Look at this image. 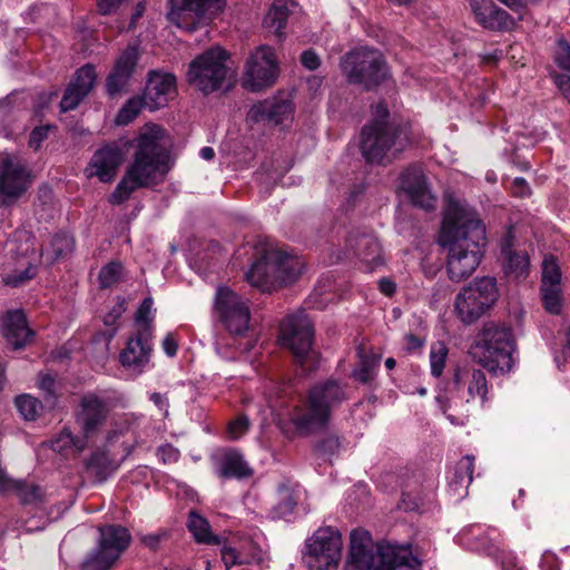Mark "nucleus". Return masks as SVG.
Segmentation results:
<instances>
[{
	"label": "nucleus",
	"mask_w": 570,
	"mask_h": 570,
	"mask_svg": "<svg viewBox=\"0 0 570 570\" xmlns=\"http://www.w3.org/2000/svg\"><path fill=\"white\" fill-rule=\"evenodd\" d=\"M439 243L448 249L446 271L451 281L461 282L474 273L487 244L485 227L464 200L448 197Z\"/></svg>",
	"instance_id": "f257e3e1"
},
{
	"label": "nucleus",
	"mask_w": 570,
	"mask_h": 570,
	"mask_svg": "<svg viewBox=\"0 0 570 570\" xmlns=\"http://www.w3.org/2000/svg\"><path fill=\"white\" fill-rule=\"evenodd\" d=\"M165 130L158 125L146 126L138 136L132 161L109 196V203L120 205L131 194L161 181L170 169L169 151L164 141Z\"/></svg>",
	"instance_id": "f03ea898"
},
{
	"label": "nucleus",
	"mask_w": 570,
	"mask_h": 570,
	"mask_svg": "<svg viewBox=\"0 0 570 570\" xmlns=\"http://www.w3.org/2000/svg\"><path fill=\"white\" fill-rule=\"evenodd\" d=\"M345 400L346 390L338 381L328 379L317 382L288 411V420L301 433L323 430Z\"/></svg>",
	"instance_id": "7ed1b4c3"
},
{
	"label": "nucleus",
	"mask_w": 570,
	"mask_h": 570,
	"mask_svg": "<svg viewBox=\"0 0 570 570\" xmlns=\"http://www.w3.org/2000/svg\"><path fill=\"white\" fill-rule=\"evenodd\" d=\"M403 566L411 569L421 566L409 546L375 544L367 531H352L345 570H395Z\"/></svg>",
	"instance_id": "20e7f679"
},
{
	"label": "nucleus",
	"mask_w": 570,
	"mask_h": 570,
	"mask_svg": "<svg viewBox=\"0 0 570 570\" xmlns=\"http://www.w3.org/2000/svg\"><path fill=\"white\" fill-rule=\"evenodd\" d=\"M255 261L246 274L247 282L261 292L272 293L282 285L295 282L302 273L303 262L273 245L256 247Z\"/></svg>",
	"instance_id": "39448f33"
},
{
	"label": "nucleus",
	"mask_w": 570,
	"mask_h": 570,
	"mask_svg": "<svg viewBox=\"0 0 570 570\" xmlns=\"http://www.w3.org/2000/svg\"><path fill=\"white\" fill-rule=\"evenodd\" d=\"M489 383L485 373L474 366L458 367L450 389L436 396V401L452 424L463 425L469 417L471 400L488 401Z\"/></svg>",
	"instance_id": "423d86ee"
},
{
	"label": "nucleus",
	"mask_w": 570,
	"mask_h": 570,
	"mask_svg": "<svg viewBox=\"0 0 570 570\" xmlns=\"http://www.w3.org/2000/svg\"><path fill=\"white\" fill-rule=\"evenodd\" d=\"M514 350L511 328L488 323L479 333L472 353L484 368L499 375L511 371Z\"/></svg>",
	"instance_id": "0eeeda50"
},
{
	"label": "nucleus",
	"mask_w": 570,
	"mask_h": 570,
	"mask_svg": "<svg viewBox=\"0 0 570 570\" xmlns=\"http://www.w3.org/2000/svg\"><path fill=\"white\" fill-rule=\"evenodd\" d=\"M343 73L348 82L372 90L390 77V67L384 56L376 49L361 47L347 52L341 61Z\"/></svg>",
	"instance_id": "6e6552de"
},
{
	"label": "nucleus",
	"mask_w": 570,
	"mask_h": 570,
	"mask_svg": "<svg viewBox=\"0 0 570 570\" xmlns=\"http://www.w3.org/2000/svg\"><path fill=\"white\" fill-rule=\"evenodd\" d=\"M410 144L406 129L374 120L361 134V150L367 163H381L389 151L400 153Z\"/></svg>",
	"instance_id": "1a4fd4ad"
},
{
	"label": "nucleus",
	"mask_w": 570,
	"mask_h": 570,
	"mask_svg": "<svg viewBox=\"0 0 570 570\" xmlns=\"http://www.w3.org/2000/svg\"><path fill=\"white\" fill-rule=\"evenodd\" d=\"M499 292L492 277L478 278L463 287L455 297L454 309L464 324L478 321L497 302Z\"/></svg>",
	"instance_id": "9d476101"
},
{
	"label": "nucleus",
	"mask_w": 570,
	"mask_h": 570,
	"mask_svg": "<svg viewBox=\"0 0 570 570\" xmlns=\"http://www.w3.org/2000/svg\"><path fill=\"white\" fill-rule=\"evenodd\" d=\"M313 337L312 321L303 312L287 316L281 325L282 345L291 350L296 361L307 371L314 367Z\"/></svg>",
	"instance_id": "9b49d317"
},
{
	"label": "nucleus",
	"mask_w": 570,
	"mask_h": 570,
	"mask_svg": "<svg viewBox=\"0 0 570 570\" xmlns=\"http://www.w3.org/2000/svg\"><path fill=\"white\" fill-rule=\"evenodd\" d=\"M227 52L212 48L194 59L188 69V81L203 94L218 90L227 76Z\"/></svg>",
	"instance_id": "f8f14e48"
},
{
	"label": "nucleus",
	"mask_w": 570,
	"mask_h": 570,
	"mask_svg": "<svg viewBox=\"0 0 570 570\" xmlns=\"http://www.w3.org/2000/svg\"><path fill=\"white\" fill-rule=\"evenodd\" d=\"M278 78V61L275 50L266 45L254 49L247 57L242 76V86L258 92L272 87Z\"/></svg>",
	"instance_id": "ddd939ff"
},
{
	"label": "nucleus",
	"mask_w": 570,
	"mask_h": 570,
	"mask_svg": "<svg viewBox=\"0 0 570 570\" xmlns=\"http://www.w3.org/2000/svg\"><path fill=\"white\" fill-rule=\"evenodd\" d=\"M99 532L98 547L86 558L82 570H108L131 541L129 531L121 525H104Z\"/></svg>",
	"instance_id": "4468645a"
},
{
	"label": "nucleus",
	"mask_w": 570,
	"mask_h": 570,
	"mask_svg": "<svg viewBox=\"0 0 570 570\" xmlns=\"http://www.w3.org/2000/svg\"><path fill=\"white\" fill-rule=\"evenodd\" d=\"M305 562L311 570H330L341 559V533L332 528H320L306 542Z\"/></svg>",
	"instance_id": "2eb2a0df"
},
{
	"label": "nucleus",
	"mask_w": 570,
	"mask_h": 570,
	"mask_svg": "<svg viewBox=\"0 0 570 570\" xmlns=\"http://www.w3.org/2000/svg\"><path fill=\"white\" fill-rule=\"evenodd\" d=\"M215 308L226 330L233 335H243L249 328L250 312L246 299L228 287H219Z\"/></svg>",
	"instance_id": "dca6fc26"
},
{
	"label": "nucleus",
	"mask_w": 570,
	"mask_h": 570,
	"mask_svg": "<svg viewBox=\"0 0 570 570\" xmlns=\"http://www.w3.org/2000/svg\"><path fill=\"white\" fill-rule=\"evenodd\" d=\"M168 19L178 28L193 31L200 21L210 20L225 7V0H170Z\"/></svg>",
	"instance_id": "f3484780"
},
{
	"label": "nucleus",
	"mask_w": 570,
	"mask_h": 570,
	"mask_svg": "<svg viewBox=\"0 0 570 570\" xmlns=\"http://www.w3.org/2000/svg\"><path fill=\"white\" fill-rule=\"evenodd\" d=\"M24 239V244L17 245V240H9L7 247L9 253L14 254V264L8 267L2 274V282L11 287L24 285L37 274L36 252L33 242L27 233L20 235V239Z\"/></svg>",
	"instance_id": "a211bd4d"
},
{
	"label": "nucleus",
	"mask_w": 570,
	"mask_h": 570,
	"mask_svg": "<svg viewBox=\"0 0 570 570\" xmlns=\"http://www.w3.org/2000/svg\"><path fill=\"white\" fill-rule=\"evenodd\" d=\"M30 176L22 160L14 155L0 158V203L20 197L28 188Z\"/></svg>",
	"instance_id": "6ab92c4d"
},
{
	"label": "nucleus",
	"mask_w": 570,
	"mask_h": 570,
	"mask_svg": "<svg viewBox=\"0 0 570 570\" xmlns=\"http://www.w3.org/2000/svg\"><path fill=\"white\" fill-rule=\"evenodd\" d=\"M295 105L289 94L278 92L272 98L259 101L249 110L250 119L287 126L294 119Z\"/></svg>",
	"instance_id": "aec40b11"
},
{
	"label": "nucleus",
	"mask_w": 570,
	"mask_h": 570,
	"mask_svg": "<svg viewBox=\"0 0 570 570\" xmlns=\"http://www.w3.org/2000/svg\"><path fill=\"white\" fill-rule=\"evenodd\" d=\"M108 411L106 402L96 394L88 393L81 397L79 410L76 413V423L86 441L99 432L107 419Z\"/></svg>",
	"instance_id": "412c9836"
},
{
	"label": "nucleus",
	"mask_w": 570,
	"mask_h": 570,
	"mask_svg": "<svg viewBox=\"0 0 570 570\" xmlns=\"http://www.w3.org/2000/svg\"><path fill=\"white\" fill-rule=\"evenodd\" d=\"M125 159L122 149L117 144H108L96 150L88 163L86 176L97 177L101 183H110Z\"/></svg>",
	"instance_id": "4be33fe9"
},
{
	"label": "nucleus",
	"mask_w": 570,
	"mask_h": 570,
	"mask_svg": "<svg viewBox=\"0 0 570 570\" xmlns=\"http://www.w3.org/2000/svg\"><path fill=\"white\" fill-rule=\"evenodd\" d=\"M153 335L135 332L128 337L119 355L124 367L141 373L148 366L153 352Z\"/></svg>",
	"instance_id": "5701e85b"
},
{
	"label": "nucleus",
	"mask_w": 570,
	"mask_h": 570,
	"mask_svg": "<svg viewBox=\"0 0 570 570\" xmlns=\"http://www.w3.org/2000/svg\"><path fill=\"white\" fill-rule=\"evenodd\" d=\"M360 262V268L372 273L384 265L385 258L380 240L372 234L351 236L347 240Z\"/></svg>",
	"instance_id": "b1692460"
},
{
	"label": "nucleus",
	"mask_w": 570,
	"mask_h": 570,
	"mask_svg": "<svg viewBox=\"0 0 570 570\" xmlns=\"http://www.w3.org/2000/svg\"><path fill=\"white\" fill-rule=\"evenodd\" d=\"M176 95V78L171 73L151 71L144 92L145 107L157 110Z\"/></svg>",
	"instance_id": "393cba45"
},
{
	"label": "nucleus",
	"mask_w": 570,
	"mask_h": 570,
	"mask_svg": "<svg viewBox=\"0 0 570 570\" xmlns=\"http://www.w3.org/2000/svg\"><path fill=\"white\" fill-rule=\"evenodd\" d=\"M470 7L479 24L490 30H510L514 19L492 0H470Z\"/></svg>",
	"instance_id": "a878e982"
},
{
	"label": "nucleus",
	"mask_w": 570,
	"mask_h": 570,
	"mask_svg": "<svg viewBox=\"0 0 570 570\" xmlns=\"http://www.w3.org/2000/svg\"><path fill=\"white\" fill-rule=\"evenodd\" d=\"M401 188L407 194L414 206L425 210L435 207V197L431 193L421 169L409 168L401 176Z\"/></svg>",
	"instance_id": "bb28decb"
},
{
	"label": "nucleus",
	"mask_w": 570,
	"mask_h": 570,
	"mask_svg": "<svg viewBox=\"0 0 570 570\" xmlns=\"http://www.w3.org/2000/svg\"><path fill=\"white\" fill-rule=\"evenodd\" d=\"M96 82V71L90 65L80 68L75 79L67 87L60 101L62 112L73 110L80 101L90 92Z\"/></svg>",
	"instance_id": "cd10ccee"
},
{
	"label": "nucleus",
	"mask_w": 570,
	"mask_h": 570,
	"mask_svg": "<svg viewBox=\"0 0 570 570\" xmlns=\"http://www.w3.org/2000/svg\"><path fill=\"white\" fill-rule=\"evenodd\" d=\"M139 58L137 46H129L117 59L114 70L107 78V91L114 96L126 88Z\"/></svg>",
	"instance_id": "c85d7f7f"
},
{
	"label": "nucleus",
	"mask_w": 570,
	"mask_h": 570,
	"mask_svg": "<svg viewBox=\"0 0 570 570\" xmlns=\"http://www.w3.org/2000/svg\"><path fill=\"white\" fill-rule=\"evenodd\" d=\"M1 332L13 350L24 347L33 336L21 309L9 311L4 314L1 321Z\"/></svg>",
	"instance_id": "c756f323"
},
{
	"label": "nucleus",
	"mask_w": 570,
	"mask_h": 570,
	"mask_svg": "<svg viewBox=\"0 0 570 570\" xmlns=\"http://www.w3.org/2000/svg\"><path fill=\"white\" fill-rule=\"evenodd\" d=\"M514 247V233L509 228L505 236L501 239L500 248L503 258L504 272L508 276L515 279L528 275L530 259L527 253L517 252Z\"/></svg>",
	"instance_id": "7c9ffc66"
},
{
	"label": "nucleus",
	"mask_w": 570,
	"mask_h": 570,
	"mask_svg": "<svg viewBox=\"0 0 570 570\" xmlns=\"http://www.w3.org/2000/svg\"><path fill=\"white\" fill-rule=\"evenodd\" d=\"M253 470L249 468L244 456L237 451H228L222 461L219 475L222 478H248L252 476Z\"/></svg>",
	"instance_id": "2f4dec72"
},
{
	"label": "nucleus",
	"mask_w": 570,
	"mask_h": 570,
	"mask_svg": "<svg viewBox=\"0 0 570 570\" xmlns=\"http://www.w3.org/2000/svg\"><path fill=\"white\" fill-rule=\"evenodd\" d=\"M87 445V441L82 436H73L70 430L63 429L50 442V446L55 452L68 455L70 452L79 453Z\"/></svg>",
	"instance_id": "473e14b6"
},
{
	"label": "nucleus",
	"mask_w": 570,
	"mask_h": 570,
	"mask_svg": "<svg viewBox=\"0 0 570 570\" xmlns=\"http://www.w3.org/2000/svg\"><path fill=\"white\" fill-rule=\"evenodd\" d=\"M73 238L69 234H57L42 250V256H45L46 261L49 263H53L58 258L70 254L73 250Z\"/></svg>",
	"instance_id": "72a5a7b5"
},
{
	"label": "nucleus",
	"mask_w": 570,
	"mask_h": 570,
	"mask_svg": "<svg viewBox=\"0 0 570 570\" xmlns=\"http://www.w3.org/2000/svg\"><path fill=\"white\" fill-rule=\"evenodd\" d=\"M288 18L287 4L284 0H277L264 18V26L282 37Z\"/></svg>",
	"instance_id": "f704fd0d"
},
{
	"label": "nucleus",
	"mask_w": 570,
	"mask_h": 570,
	"mask_svg": "<svg viewBox=\"0 0 570 570\" xmlns=\"http://www.w3.org/2000/svg\"><path fill=\"white\" fill-rule=\"evenodd\" d=\"M187 528L197 542L218 543V539L210 532L208 521L195 511L189 512Z\"/></svg>",
	"instance_id": "c9c22d12"
},
{
	"label": "nucleus",
	"mask_w": 570,
	"mask_h": 570,
	"mask_svg": "<svg viewBox=\"0 0 570 570\" xmlns=\"http://www.w3.org/2000/svg\"><path fill=\"white\" fill-rule=\"evenodd\" d=\"M155 309L151 297H146L135 315V332L154 335Z\"/></svg>",
	"instance_id": "e433bc0d"
},
{
	"label": "nucleus",
	"mask_w": 570,
	"mask_h": 570,
	"mask_svg": "<svg viewBox=\"0 0 570 570\" xmlns=\"http://www.w3.org/2000/svg\"><path fill=\"white\" fill-rule=\"evenodd\" d=\"M473 470H474V456L465 455L463 456L456 464L454 478L451 481V487L454 488V491H459L460 489H466L473 479Z\"/></svg>",
	"instance_id": "4c0bfd02"
},
{
	"label": "nucleus",
	"mask_w": 570,
	"mask_h": 570,
	"mask_svg": "<svg viewBox=\"0 0 570 570\" xmlns=\"http://www.w3.org/2000/svg\"><path fill=\"white\" fill-rule=\"evenodd\" d=\"M542 304L550 314H560L563 306L561 286H541Z\"/></svg>",
	"instance_id": "58836bf2"
},
{
	"label": "nucleus",
	"mask_w": 570,
	"mask_h": 570,
	"mask_svg": "<svg viewBox=\"0 0 570 570\" xmlns=\"http://www.w3.org/2000/svg\"><path fill=\"white\" fill-rule=\"evenodd\" d=\"M449 348L444 342H435L430 348V367L434 377L442 375L448 360Z\"/></svg>",
	"instance_id": "ea45409f"
},
{
	"label": "nucleus",
	"mask_w": 570,
	"mask_h": 570,
	"mask_svg": "<svg viewBox=\"0 0 570 570\" xmlns=\"http://www.w3.org/2000/svg\"><path fill=\"white\" fill-rule=\"evenodd\" d=\"M541 286H561V271L553 256H546L542 262Z\"/></svg>",
	"instance_id": "a19ab883"
},
{
	"label": "nucleus",
	"mask_w": 570,
	"mask_h": 570,
	"mask_svg": "<svg viewBox=\"0 0 570 570\" xmlns=\"http://www.w3.org/2000/svg\"><path fill=\"white\" fill-rule=\"evenodd\" d=\"M142 107H145L144 98H130L119 110L116 117V124L120 126L128 125L138 116Z\"/></svg>",
	"instance_id": "79ce46f5"
},
{
	"label": "nucleus",
	"mask_w": 570,
	"mask_h": 570,
	"mask_svg": "<svg viewBox=\"0 0 570 570\" xmlns=\"http://www.w3.org/2000/svg\"><path fill=\"white\" fill-rule=\"evenodd\" d=\"M16 406L26 420H36L42 409L41 402L28 394L18 396Z\"/></svg>",
	"instance_id": "37998d69"
},
{
	"label": "nucleus",
	"mask_w": 570,
	"mask_h": 570,
	"mask_svg": "<svg viewBox=\"0 0 570 570\" xmlns=\"http://www.w3.org/2000/svg\"><path fill=\"white\" fill-rule=\"evenodd\" d=\"M360 367L354 370L353 376L362 382H368L373 376V368L376 365L374 357L365 355L362 348H358Z\"/></svg>",
	"instance_id": "c03bdc74"
},
{
	"label": "nucleus",
	"mask_w": 570,
	"mask_h": 570,
	"mask_svg": "<svg viewBox=\"0 0 570 570\" xmlns=\"http://www.w3.org/2000/svg\"><path fill=\"white\" fill-rule=\"evenodd\" d=\"M122 265L118 262H110L99 273L101 287H110L116 284L122 275Z\"/></svg>",
	"instance_id": "a18cd8bd"
},
{
	"label": "nucleus",
	"mask_w": 570,
	"mask_h": 570,
	"mask_svg": "<svg viewBox=\"0 0 570 570\" xmlns=\"http://www.w3.org/2000/svg\"><path fill=\"white\" fill-rule=\"evenodd\" d=\"M14 487L11 488V491L16 492L23 503H33L40 500L41 490L37 485H29L21 481L16 480Z\"/></svg>",
	"instance_id": "49530a36"
},
{
	"label": "nucleus",
	"mask_w": 570,
	"mask_h": 570,
	"mask_svg": "<svg viewBox=\"0 0 570 570\" xmlns=\"http://www.w3.org/2000/svg\"><path fill=\"white\" fill-rule=\"evenodd\" d=\"M554 62L560 69L570 71V45L562 38L557 41Z\"/></svg>",
	"instance_id": "de8ad7c7"
},
{
	"label": "nucleus",
	"mask_w": 570,
	"mask_h": 570,
	"mask_svg": "<svg viewBox=\"0 0 570 570\" xmlns=\"http://www.w3.org/2000/svg\"><path fill=\"white\" fill-rule=\"evenodd\" d=\"M249 421L246 415H239L227 425V435L230 440H238L247 433Z\"/></svg>",
	"instance_id": "09e8293b"
},
{
	"label": "nucleus",
	"mask_w": 570,
	"mask_h": 570,
	"mask_svg": "<svg viewBox=\"0 0 570 570\" xmlns=\"http://www.w3.org/2000/svg\"><path fill=\"white\" fill-rule=\"evenodd\" d=\"M222 560L227 569L236 564H244L249 562L247 557L232 547H224L222 549Z\"/></svg>",
	"instance_id": "8fccbe9b"
},
{
	"label": "nucleus",
	"mask_w": 570,
	"mask_h": 570,
	"mask_svg": "<svg viewBox=\"0 0 570 570\" xmlns=\"http://www.w3.org/2000/svg\"><path fill=\"white\" fill-rule=\"evenodd\" d=\"M179 451L174 448L171 444H164L158 448L157 450V456L159 460H161L164 463H174L178 461L179 459Z\"/></svg>",
	"instance_id": "3c124183"
},
{
	"label": "nucleus",
	"mask_w": 570,
	"mask_h": 570,
	"mask_svg": "<svg viewBox=\"0 0 570 570\" xmlns=\"http://www.w3.org/2000/svg\"><path fill=\"white\" fill-rule=\"evenodd\" d=\"M51 129L50 126L37 127L32 130L29 138V146L37 150L42 140L48 136V131Z\"/></svg>",
	"instance_id": "603ef678"
},
{
	"label": "nucleus",
	"mask_w": 570,
	"mask_h": 570,
	"mask_svg": "<svg viewBox=\"0 0 570 570\" xmlns=\"http://www.w3.org/2000/svg\"><path fill=\"white\" fill-rule=\"evenodd\" d=\"M302 65L308 70H315L320 66V57L313 50H306L301 55Z\"/></svg>",
	"instance_id": "864d4df0"
},
{
	"label": "nucleus",
	"mask_w": 570,
	"mask_h": 570,
	"mask_svg": "<svg viewBox=\"0 0 570 570\" xmlns=\"http://www.w3.org/2000/svg\"><path fill=\"white\" fill-rule=\"evenodd\" d=\"M124 0H97L100 14L107 16L116 12Z\"/></svg>",
	"instance_id": "5fc2aeb1"
},
{
	"label": "nucleus",
	"mask_w": 570,
	"mask_h": 570,
	"mask_svg": "<svg viewBox=\"0 0 570 570\" xmlns=\"http://www.w3.org/2000/svg\"><path fill=\"white\" fill-rule=\"evenodd\" d=\"M295 505H296V501L294 500L292 494L285 493L283 502H281L277 505L276 511H277L278 515L286 517L287 514H289L294 511Z\"/></svg>",
	"instance_id": "6e6d98bb"
},
{
	"label": "nucleus",
	"mask_w": 570,
	"mask_h": 570,
	"mask_svg": "<svg viewBox=\"0 0 570 570\" xmlns=\"http://www.w3.org/2000/svg\"><path fill=\"white\" fill-rule=\"evenodd\" d=\"M38 386L48 395H53L56 390V380L50 374H41L39 377Z\"/></svg>",
	"instance_id": "4d7b16f0"
},
{
	"label": "nucleus",
	"mask_w": 570,
	"mask_h": 570,
	"mask_svg": "<svg viewBox=\"0 0 570 570\" xmlns=\"http://www.w3.org/2000/svg\"><path fill=\"white\" fill-rule=\"evenodd\" d=\"M553 79L564 98L570 102V76L554 75Z\"/></svg>",
	"instance_id": "13d9d810"
},
{
	"label": "nucleus",
	"mask_w": 570,
	"mask_h": 570,
	"mask_svg": "<svg viewBox=\"0 0 570 570\" xmlns=\"http://www.w3.org/2000/svg\"><path fill=\"white\" fill-rule=\"evenodd\" d=\"M161 346H163L164 352L170 357L175 356L177 353V350H178L177 340L171 333H169L165 336V338L163 340Z\"/></svg>",
	"instance_id": "bf43d9fd"
},
{
	"label": "nucleus",
	"mask_w": 570,
	"mask_h": 570,
	"mask_svg": "<svg viewBox=\"0 0 570 570\" xmlns=\"http://www.w3.org/2000/svg\"><path fill=\"white\" fill-rule=\"evenodd\" d=\"M149 400L158 407L160 412L164 413L165 416L168 415L169 403L165 395L158 392H154L150 394Z\"/></svg>",
	"instance_id": "052dcab7"
},
{
	"label": "nucleus",
	"mask_w": 570,
	"mask_h": 570,
	"mask_svg": "<svg viewBox=\"0 0 570 570\" xmlns=\"http://www.w3.org/2000/svg\"><path fill=\"white\" fill-rule=\"evenodd\" d=\"M125 301H120L115 305V307L111 309V312L105 317V324L106 325H112L125 312Z\"/></svg>",
	"instance_id": "680f3d73"
},
{
	"label": "nucleus",
	"mask_w": 570,
	"mask_h": 570,
	"mask_svg": "<svg viewBox=\"0 0 570 570\" xmlns=\"http://www.w3.org/2000/svg\"><path fill=\"white\" fill-rule=\"evenodd\" d=\"M404 342H405V348L410 353L415 352L416 350H420L424 344L423 338L415 336L413 334H406L404 336Z\"/></svg>",
	"instance_id": "e2e57ef3"
},
{
	"label": "nucleus",
	"mask_w": 570,
	"mask_h": 570,
	"mask_svg": "<svg viewBox=\"0 0 570 570\" xmlns=\"http://www.w3.org/2000/svg\"><path fill=\"white\" fill-rule=\"evenodd\" d=\"M512 191L519 197H525L530 194V188L523 178H515L512 183Z\"/></svg>",
	"instance_id": "0e129e2a"
},
{
	"label": "nucleus",
	"mask_w": 570,
	"mask_h": 570,
	"mask_svg": "<svg viewBox=\"0 0 570 570\" xmlns=\"http://www.w3.org/2000/svg\"><path fill=\"white\" fill-rule=\"evenodd\" d=\"M380 291L386 295L392 296L395 292V283L390 278H381L379 282Z\"/></svg>",
	"instance_id": "69168bd1"
},
{
	"label": "nucleus",
	"mask_w": 570,
	"mask_h": 570,
	"mask_svg": "<svg viewBox=\"0 0 570 570\" xmlns=\"http://www.w3.org/2000/svg\"><path fill=\"white\" fill-rule=\"evenodd\" d=\"M141 541L146 547H148L151 550H155L160 542V535L159 534H146L141 538Z\"/></svg>",
	"instance_id": "338daca9"
},
{
	"label": "nucleus",
	"mask_w": 570,
	"mask_h": 570,
	"mask_svg": "<svg viewBox=\"0 0 570 570\" xmlns=\"http://www.w3.org/2000/svg\"><path fill=\"white\" fill-rule=\"evenodd\" d=\"M228 345V343L223 342V338L217 337L215 341V350L217 354L224 358H229L230 354L227 351Z\"/></svg>",
	"instance_id": "774afa93"
}]
</instances>
